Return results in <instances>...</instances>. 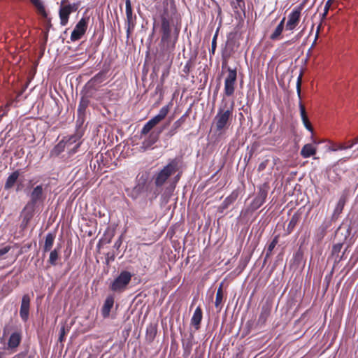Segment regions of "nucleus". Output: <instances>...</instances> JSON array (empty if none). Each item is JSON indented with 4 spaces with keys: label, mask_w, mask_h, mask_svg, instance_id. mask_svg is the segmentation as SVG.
I'll return each mask as SVG.
<instances>
[{
    "label": "nucleus",
    "mask_w": 358,
    "mask_h": 358,
    "mask_svg": "<svg viewBox=\"0 0 358 358\" xmlns=\"http://www.w3.org/2000/svg\"><path fill=\"white\" fill-rule=\"evenodd\" d=\"M160 18V33L161 40L159 47L162 52H172L176 48L178 41L179 30L176 28L172 34V27L173 26V20L169 13L167 7L163 9L162 13L159 15Z\"/></svg>",
    "instance_id": "obj_1"
},
{
    "label": "nucleus",
    "mask_w": 358,
    "mask_h": 358,
    "mask_svg": "<svg viewBox=\"0 0 358 358\" xmlns=\"http://www.w3.org/2000/svg\"><path fill=\"white\" fill-rule=\"evenodd\" d=\"M178 169V160L177 159H171L162 169L157 172L153 176V180L155 187L152 192V199H156L162 192V186L166 182L168 179L173 175Z\"/></svg>",
    "instance_id": "obj_2"
},
{
    "label": "nucleus",
    "mask_w": 358,
    "mask_h": 358,
    "mask_svg": "<svg viewBox=\"0 0 358 358\" xmlns=\"http://www.w3.org/2000/svg\"><path fill=\"white\" fill-rule=\"evenodd\" d=\"M46 199L42 185L35 187L30 193V199L23 209L24 221L27 223L33 217L37 206L42 205Z\"/></svg>",
    "instance_id": "obj_3"
},
{
    "label": "nucleus",
    "mask_w": 358,
    "mask_h": 358,
    "mask_svg": "<svg viewBox=\"0 0 358 358\" xmlns=\"http://www.w3.org/2000/svg\"><path fill=\"white\" fill-rule=\"evenodd\" d=\"M234 106V103L232 102L229 107L227 106V103L219 107L213 122L216 131L222 133L229 128L232 120Z\"/></svg>",
    "instance_id": "obj_4"
},
{
    "label": "nucleus",
    "mask_w": 358,
    "mask_h": 358,
    "mask_svg": "<svg viewBox=\"0 0 358 358\" xmlns=\"http://www.w3.org/2000/svg\"><path fill=\"white\" fill-rule=\"evenodd\" d=\"M153 189L154 188L151 187L150 183L148 182V175L145 173L137 176L136 184L128 195L133 199H136L139 197L142 193L146 192L147 196H148L150 195V199H152V192Z\"/></svg>",
    "instance_id": "obj_5"
},
{
    "label": "nucleus",
    "mask_w": 358,
    "mask_h": 358,
    "mask_svg": "<svg viewBox=\"0 0 358 358\" xmlns=\"http://www.w3.org/2000/svg\"><path fill=\"white\" fill-rule=\"evenodd\" d=\"M172 106V103L170 102L167 105L163 106L159 113L150 119L148 122L145 123L141 131V136H145L151 132V130L162 120H163L166 116L168 115L171 107Z\"/></svg>",
    "instance_id": "obj_6"
},
{
    "label": "nucleus",
    "mask_w": 358,
    "mask_h": 358,
    "mask_svg": "<svg viewBox=\"0 0 358 358\" xmlns=\"http://www.w3.org/2000/svg\"><path fill=\"white\" fill-rule=\"evenodd\" d=\"M132 274L127 271H122L110 285V289L114 292H123L131 280Z\"/></svg>",
    "instance_id": "obj_7"
},
{
    "label": "nucleus",
    "mask_w": 358,
    "mask_h": 358,
    "mask_svg": "<svg viewBox=\"0 0 358 358\" xmlns=\"http://www.w3.org/2000/svg\"><path fill=\"white\" fill-rule=\"evenodd\" d=\"M79 6V2L70 3L67 0L62 1L59 10L60 24L62 26H66L68 24L70 15L76 12L78 9Z\"/></svg>",
    "instance_id": "obj_8"
},
{
    "label": "nucleus",
    "mask_w": 358,
    "mask_h": 358,
    "mask_svg": "<svg viewBox=\"0 0 358 358\" xmlns=\"http://www.w3.org/2000/svg\"><path fill=\"white\" fill-rule=\"evenodd\" d=\"M237 80V69L227 67V75L224 79V93L227 96L234 94Z\"/></svg>",
    "instance_id": "obj_9"
},
{
    "label": "nucleus",
    "mask_w": 358,
    "mask_h": 358,
    "mask_svg": "<svg viewBox=\"0 0 358 358\" xmlns=\"http://www.w3.org/2000/svg\"><path fill=\"white\" fill-rule=\"evenodd\" d=\"M301 82H302V73H301L299 76V77L297 78V82H296V92H297L298 97L299 99V110H300L301 117V120H302L304 127H306V129L307 130H308L309 131L313 133V127L308 119L305 106L301 100Z\"/></svg>",
    "instance_id": "obj_10"
},
{
    "label": "nucleus",
    "mask_w": 358,
    "mask_h": 358,
    "mask_svg": "<svg viewBox=\"0 0 358 358\" xmlns=\"http://www.w3.org/2000/svg\"><path fill=\"white\" fill-rule=\"evenodd\" d=\"M303 6L300 5L294 7L287 16V21L285 24V29L293 31L299 25L301 17Z\"/></svg>",
    "instance_id": "obj_11"
},
{
    "label": "nucleus",
    "mask_w": 358,
    "mask_h": 358,
    "mask_svg": "<svg viewBox=\"0 0 358 358\" xmlns=\"http://www.w3.org/2000/svg\"><path fill=\"white\" fill-rule=\"evenodd\" d=\"M89 20V17H83L78 21L71 32L70 37L71 41H78L85 35L87 29Z\"/></svg>",
    "instance_id": "obj_12"
},
{
    "label": "nucleus",
    "mask_w": 358,
    "mask_h": 358,
    "mask_svg": "<svg viewBox=\"0 0 358 358\" xmlns=\"http://www.w3.org/2000/svg\"><path fill=\"white\" fill-rule=\"evenodd\" d=\"M125 13L127 17V36L129 38L131 31L134 29L136 21V16L133 14L131 0H125Z\"/></svg>",
    "instance_id": "obj_13"
},
{
    "label": "nucleus",
    "mask_w": 358,
    "mask_h": 358,
    "mask_svg": "<svg viewBox=\"0 0 358 358\" xmlns=\"http://www.w3.org/2000/svg\"><path fill=\"white\" fill-rule=\"evenodd\" d=\"M268 187L266 184L259 188L258 192L250 206L252 210H256L264 203L268 195Z\"/></svg>",
    "instance_id": "obj_14"
},
{
    "label": "nucleus",
    "mask_w": 358,
    "mask_h": 358,
    "mask_svg": "<svg viewBox=\"0 0 358 358\" xmlns=\"http://www.w3.org/2000/svg\"><path fill=\"white\" fill-rule=\"evenodd\" d=\"M82 134L76 133L73 135L64 136L62 140H66V148L69 150V154H74L78 151L81 143L78 142L81 138Z\"/></svg>",
    "instance_id": "obj_15"
},
{
    "label": "nucleus",
    "mask_w": 358,
    "mask_h": 358,
    "mask_svg": "<svg viewBox=\"0 0 358 358\" xmlns=\"http://www.w3.org/2000/svg\"><path fill=\"white\" fill-rule=\"evenodd\" d=\"M30 297L29 294L23 295L22 298L20 315L24 322H27L29 315Z\"/></svg>",
    "instance_id": "obj_16"
},
{
    "label": "nucleus",
    "mask_w": 358,
    "mask_h": 358,
    "mask_svg": "<svg viewBox=\"0 0 358 358\" xmlns=\"http://www.w3.org/2000/svg\"><path fill=\"white\" fill-rule=\"evenodd\" d=\"M163 129L158 131H152L148 134V137L143 141V147L145 149L151 148L159 140V136L162 132Z\"/></svg>",
    "instance_id": "obj_17"
},
{
    "label": "nucleus",
    "mask_w": 358,
    "mask_h": 358,
    "mask_svg": "<svg viewBox=\"0 0 358 358\" xmlns=\"http://www.w3.org/2000/svg\"><path fill=\"white\" fill-rule=\"evenodd\" d=\"M272 309V305L270 302L266 301L261 308V313L259 316L257 324L264 325L268 317L270 316Z\"/></svg>",
    "instance_id": "obj_18"
},
{
    "label": "nucleus",
    "mask_w": 358,
    "mask_h": 358,
    "mask_svg": "<svg viewBox=\"0 0 358 358\" xmlns=\"http://www.w3.org/2000/svg\"><path fill=\"white\" fill-rule=\"evenodd\" d=\"M193 340L194 335L192 333L189 335L188 338L182 340V356L184 358H187L190 355L193 346Z\"/></svg>",
    "instance_id": "obj_19"
},
{
    "label": "nucleus",
    "mask_w": 358,
    "mask_h": 358,
    "mask_svg": "<svg viewBox=\"0 0 358 358\" xmlns=\"http://www.w3.org/2000/svg\"><path fill=\"white\" fill-rule=\"evenodd\" d=\"M302 213L299 210H297L295 212L293 215L292 216L287 229H286V235L290 234L296 227V226L299 223L301 218Z\"/></svg>",
    "instance_id": "obj_20"
},
{
    "label": "nucleus",
    "mask_w": 358,
    "mask_h": 358,
    "mask_svg": "<svg viewBox=\"0 0 358 358\" xmlns=\"http://www.w3.org/2000/svg\"><path fill=\"white\" fill-rule=\"evenodd\" d=\"M106 79V73L104 71H100L92 78L87 83L90 87L96 88Z\"/></svg>",
    "instance_id": "obj_21"
},
{
    "label": "nucleus",
    "mask_w": 358,
    "mask_h": 358,
    "mask_svg": "<svg viewBox=\"0 0 358 358\" xmlns=\"http://www.w3.org/2000/svg\"><path fill=\"white\" fill-rule=\"evenodd\" d=\"M203 318V311L200 306H198L192 317L191 324L194 327L196 330L200 329V324Z\"/></svg>",
    "instance_id": "obj_22"
},
{
    "label": "nucleus",
    "mask_w": 358,
    "mask_h": 358,
    "mask_svg": "<svg viewBox=\"0 0 358 358\" xmlns=\"http://www.w3.org/2000/svg\"><path fill=\"white\" fill-rule=\"evenodd\" d=\"M187 115L188 114L186 113L182 115L178 120H176L173 123L171 129L166 134V136L169 137L173 136L177 133L178 129L185 123Z\"/></svg>",
    "instance_id": "obj_23"
},
{
    "label": "nucleus",
    "mask_w": 358,
    "mask_h": 358,
    "mask_svg": "<svg viewBox=\"0 0 358 358\" xmlns=\"http://www.w3.org/2000/svg\"><path fill=\"white\" fill-rule=\"evenodd\" d=\"M114 305V298L113 296H108L106 299L103 306L101 308V314L102 316L106 318L108 317L110 315V312L111 308Z\"/></svg>",
    "instance_id": "obj_24"
},
{
    "label": "nucleus",
    "mask_w": 358,
    "mask_h": 358,
    "mask_svg": "<svg viewBox=\"0 0 358 358\" xmlns=\"http://www.w3.org/2000/svg\"><path fill=\"white\" fill-rule=\"evenodd\" d=\"M285 17H284L280 23L278 24L275 30L270 36V39L272 41H276L281 38V35L285 27Z\"/></svg>",
    "instance_id": "obj_25"
},
{
    "label": "nucleus",
    "mask_w": 358,
    "mask_h": 358,
    "mask_svg": "<svg viewBox=\"0 0 358 358\" xmlns=\"http://www.w3.org/2000/svg\"><path fill=\"white\" fill-rule=\"evenodd\" d=\"M19 176L20 172L18 170L13 171L6 179L4 185V189L6 190L11 189L17 182Z\"/></svg>",
    "instance_id": "obj_26"
},
{
    "label": "nucleus",
    "mask_w": 358,
    "mask_h": 358,
    "mask_svg": "<svg viewBox=\"0 0 358 358\" xmlns=\"http://www.w3.org/2000/svg\"><path fill=\"white\" fill-rule=\"evenodd\" d=\"M316 148L310 143L306 144L301 150V155L303 158H308L316 154Z\"/></svg>",
    "instance_id": "obj_27"
},
{
    "label": "nucleus",
    "mask_w": 358,
    "mask_h": 358,
    "mask_svg": "<svg viewBox=\"0 0 358 358\" xmlns=\"http://www.w3.org/2000/svg\"><path fill=\"white\" fill-rule=\"evenodd\" d=\"M345 203H346V196H344V195H342L336 206V208L334 210V213H333V218H337L340 214L343 212V210L344 208V206L345 205Z\"/></svg>",
    "instance_id": "obj_28"
},
{
    "label": "nucleus",
    "mask_w": 358,
    "mask_h": 358,
    "mask_svg": "<svg viewBox=\"0 0 358 358\" xmlns=\"http://www.w3.org/2000/svg\"><path fill=\"white\" fill-rule=\"evenodd\" d=\"M66 140H61L50 151L51 157H57L63 152L66 148Z\"/></svg>",
    "instance_id": "obj_29"
},
{
    "label": "nucleus",
    "mask_w": 358,
    "mask_h": 358,
    "mask_svg": "<svg viewBox=\"0 0 358 358\" xmlns=\"http://www.w3.org/2000/svg\"><path fill=\"white\" fill-rule=\"evenodd\" d=\"M55 234L48 233L46 234L45 238L44 245L43 248L44 252L51 250L53 243H54V241H55Z\"/></svg>",
    "instance_id": "obj_30"
},
{
    "label": "nucleus",
    "mask_w": 358,
    "mask_h": 358,
    "mask_svg": "<svg viewBox=\"0 0 358 358\" xmlns=\"http://www.w3.org/2000/svg\"><path fill=\"white\" fill-rule=\"evenodd\" d=\"M21 342V334L18 332L13 333L8 339V347L10 348H17Z\"/></svg>",
    "instance_id": "obj_31"
},
{
    "label": "nucleus",
    "mask_w": 358,
    "mask_h": 358,
    "mask_svg": "<svg viewBox=\"0 0 358 358\" xmlns=\"http://www.w3.org/2000/svg\"><path fill=\"white\" fill-rule=\"evenodd\" d=\"M32 4L35 7L36 12L38 15H40L42 17L45 19L48 17V15L42 0L36 1Z\"/></svg>",
    "instance_id": "obj_32"
},
{
    "label": "nucleus",
    "mask_w": 358,
    "mask_h": 358,
    "mask_svg": "<svg viewBox=\"0 0 358 358\" xmlns=\"http://www.w3.org/2000/svg\"><path fill=\"white\" fill-rule=\"evenodd\" d=\"M90 104V100L87 96H83L78 107V115L79 117L85 115V110Z\"/></svg>",
    "instance_id": "obj_33"
},
{
    "label": "nucleus",
    "mask_w": 358,
    "mask_h": 358,
    "mask_svg": "<svg viewBox=\"0 0 358 358\" xmlns=\"http://www.w3.org/2000/svg\"><path fill=\"white\" fill-rule=\"evenodd\" d=\"M238 198V193L233 192L228 196L221 204L222 209H227L231 203H233Z\"/></svg>",
    "instance_id": "obj_34"
},
{
    "label": "nucleus",
    "mask_w": 358,
    "mask_h": 358,
    "mask_svg": "<svg viewBox=\"0 0 358 358\" xmlns=\"http://www.w3.org/2000/svg\"><path fill=\"white\" fill-rule=\"evenodd\" d=\"M279 238H280V235L275 236L274 238H273L272 241L268 244L267 249H266V255H265V259H268L271 256L273 249L275 248L276 245L278 243Z\"/></svg>",
    "instance_id": "obj_35"
},
{
    "label": "nucleus",
    "mask_w": 358,
    "mask_h": 358,
    "mask_svg": "<svg viewBox=\"0 0 358 358\" xmlns=\"http://www.w3.org/2000/svg\"><path fill=\"white\" fill-rule=\"evenodd\" d=\"M343 245V243H339L334 244L332 247L331 255L336 257V261H337V262H340L343 259V255L339 257V253L341 251Z\"/></svg>",
    "instance_id": "obj_36"
},
{
    "label": "nucleus",
    "mask_w": 358,
    "mask_h": 358,
    "mask_svg": "<svg viewBox=\"0 0 358 358\" xmlns=\"http://www.w3.org/2000/svg\"><path fill=\"white\" fill-rule=\"evenodd\" d=\"M59 247H57L53 250H52L50 253V257L48 259V262L52 266L57 265V261L59 259Z\"/></svg>",
    "instance_id": "obj_37"
},
{
    "label": "nucleus",
    "mask_w": 358,
    "mask_h": 358,
    "mask_svg": "<svg viewBox=\"0 0 358 358\" xmlns=\"http://www.w3.org/2000/svg\"><path fill=\"white\" fill-rule=\"evenodd\" d=\"M223 300V289H222V284H221L217 289L215 301V306L216 308H220L222 303Z\"/></svg>",
    "instance_id": "obj_38"
},
{
    "label": "nucleus",
    "mask_w": 358,
    "mask_h": 358,
    "mask_svg": "<svg viewBox=\"0 0 358 358\" xmlns=\"http://www.w3.org/2000/svg\"><path fill=\"white\" fill-rule=\"evenodd\" d=\"M330 226V222H323L320 226V227L318 228V233H317V236L319 237L320 239H322L324 238V236H325L326 234V232H327V229H328V227Z\"/></svg>",
    "instance_id": "obj_39"
},
{
    "label": "nucleus",
    "mask_w": 358,
    "mask_h": 358,
    "mask_svg": "<svg viewBox=\"0 0 358 358\" xmlns=\"http://www.w3.org/2000/svg\"><path fill=\"white\" fill-rule=\"evenodd\" d=\"M218 31H219V29H217V31H215V33L213 36V40H212L211 49L209 51L210 59H211L212 56L215 55V50L217 48V36H218Z\"/></svg>",
    "instance_id": "obj_40"
},
{
    "label": "nucleus",
    "mask_w": 358,
    "mask_h": 358,
    "mask_svg": "<svg viewBox=\"0 0 358 358\" xmlns=\"http://www.w3.org/2000/svg\"><path fill=\"white\" fill-rule=\"evenodd\" d=\"M329 180L333 182H337L341 180V178L338 175V173H336V170H333L331 173H329Z\"/></svg>",
    "instance_id": "obj_41"
},
{
    "label": "nucleus",
    "mask_w": 358,
    "mask_h": 358,
    "mask_svg": "<svg viewBox=\"0 0 358 358\" xmlns=\"http://www.w3.org/2000/svg\"><path fill=\"white\" fill-rule=\"evenodd\" d=\"M115 259V254L113 252H108L106 254V264L109 265L112 262H114Z\"/></svg>",
    "instance_id": "obj_42"
},
{
    "label": "nucleus",
    "mask_w": 358,
    "mask_h": 358,
    "mask_svg": "<svg viewBox=\"0 0 358 358\" xmlns=\"http://www.w3.org/2000/svg\"><path fill=\"white\" fill-rule=\"evenodd\" d=\"M157 334V329L153 327H150L147 329V336L149 337L150 341H152L154 338L155 337Z\"/></svg>",
    "instance_id": "obj_43"
},
{
    "label": "nucleus",
    "mask_w": 358,
    "mask_h": 358,
    "mask_svg": "<svg viewBox=\"0 0 358 358\" xmlns=\"http://www.w3.org/2000/svg\"><path fill=\"white\" fill-rule=\"evenodd\" d=\"M169 69L163 71L162 75L161 76V85L157 86L156 91L162 90V85L164 83L165 78L169 76Z\"/></svg>",
    "instance_id": "obj_44"
},
{
    "label": "nucleus",
    "mask_w": 358,
    "mask_h": 358,
    "mask_svg": "<svg viewBox=\"0 0 358 358\" xmlns=\"http://www.w3.org/2000/svg\"><path fill=\"white\" fill-rule=\"evenodd\" d=\"M268 159H265L264 161L262 162L258 166L257 171L259 172L264 171L266 166H268Z\"/></svg>",
    "instance_id": "obj_45"
},
{
    "label": "nucleus",
    "mask_w": 358,
    "mask_h": 358,
    "mask_svg": "<svg viewBox=\"0 0 358 358\" xmlns=\"http://www.w3.org/2000/svg\"><path fill=\"white\" fill-rule=\"evenodd\" d=\"M355 145L353 144L352 142H351V141H349L347 144H344V143H340L339 144V148L341 150H346V149H349V148H351L354 146Z\"/></svg>",
    "instance_id": "obj_46"
},
{
    "label": "nucleus",
    "mask_w": 358,
    "mask_h": 358,
    "mask_svg": "<svg viewBox=\"0 0 358 358\" xmlns=\"http://www.w3.org/2000/svg\"><path fill=\"white\" fill-rule=\"evenodd\" d=\"M65 335H66V329H65V327L63 326L60 329V331H59V342L62 343V342H63L64 341Z\"/></svg>",
    "instance_id": "obj_47"
},
{
    "label": "nucleus",
    "mask_w": 358,
    "mask_h": 358,
    "mask_svg": "<svg viewBox=\"0 0 358 358\" xmlns=\"http://www.w3.org/2000/svg\"><path fill=\"white\" fill-rule=\"evenodd\" d=\"M122 243V236H120L118 239L115 242L113 247L118 250Z\"/></svg>",
    "instance_id": "obj_48"
},
{
    "label": "nucleus",
    "mask_w": 358,
    "mask_h": 358,
    "mask_svg": "<svg viewBox=\"0 0 358 358\" xmlns=\"http://www.w3.org/2000/svg\"><path fill=\"white\" fill-rule=\"evenodd\" d=\"M10 248H11L10 246H6V247L0 249V257L8 253L10 251Z\"/></svg>",
    "instance_id": "obj_49"
},
{
    "label": "nucleus",
    "mask_w": 358,
    "mask_h": 358,
    "mask_svg": "<svg viewBox=\"0 0 358 358\" xmlns=\"http://www.w3.org/2000/svg\"><path fill=\"white\" fill-rule=\"evenodd\" d=\"M331 1L332 0H328L326 2L325 6H324V14H323L324 16H325L327 14L328 11H329V7L331 6Z\"/></svg>",
    "instance_id": "obj_50"
},
{
    "label": "nucleus",
    "mask_w": 358,
    "mask_h": 358,
    "mask_svg": "<svg viewBox=\"0 0 358 358\" xmlns=\"http://www.w3.org/2000/svg\"><path fill=\"white\" fill-rule=\"evenodd\" d=\"M303 257V252L302 251H301L300 250H299L295 254H294V258L296 259V260H300Z\"/></svg>",
    "instance_id": "obj_51"
},
{
    "label": "nucleus",
    "mask_w": 358,
    "mask_h": 358,
    "mask_svg": "<svg viewBox=\"0 0 358 358\" xmlns=\"http://www.w3.org/2000/svg\"><path fill=\"white\" fill-rule=\"evenodd\" d=\"M191 67L190 62H187V64L184 66L183 71L186 73H188L189 72Z\"/></svg>",
    "instance_id": "obj_52"
},
{
    "label": "nucleus",
    "mask_w": 358,
    "mask_h": 358,
    "mask_svg": "<svg viewBox=\"0 0 358 358\" xmlns=\"http://www.w3.org/2000/svg\"><path fill=\"white\" fill-rule=\"evenodd\" d=\"M331 150L332 151H337V150H341V149L339 148V144H338V145H333V146L331 147Z\"/></svg>",
    "instance_id": "obj_53"
},
{
    "label": "nucleus",
    "mask_w": 358,
    "mask_h": 358,
    "mask_svg": "<svg viewBox=\"0 0 358 358\" xmlns=\"http://www.w3.org/2000/svg\"><path fill=\"white\" fill-rule=\"evenodd\" d=\"M351 142H352L354 145L357 144L358 143V138L356 137L353 140H351Z\"/></svg>",
    "instance_id": "obj_54"
},
{
    "label": "nucleus",
    "mask_w": 358,
    "mask_h": 358,
    "mask_svg": "<svg viewBox=\"0 0 358 358\" xmlns=\"http://www.w3.org/2000/svg\"><path fill=\"white\" fill-rule=\"evenodd\" d=\"M317 38V34L316 35L315 39V41H314V42H313V43L312 45L313 46L315 44Z\"/></svg>",
    "instance_id": "obj_55"
},
{
    "label": "nucleus",
    "mask_w": 358,
    "mask_h": 358,
    "mask_svg": "<svg viewBox=\"0 0 358 358\" xmlns=\"http://www.w3.org/2000/svg\"><path fill=\"white\" fill-rule=\"evenodd\" d=\"M292 42V41H287L285 43V44H291Z\"/></svg>",
    "instance_id": "obj_56"
},
{
    "label": "nucleus",
    "mask_w": 358,
    "mask_h": 358,
    "mask_svg": "<svg viewBox=\"0 0 358 358\" xmlns=\"http://www.w3.org/2000/svg\"><path fill=\"white\" fill-rule=\"evenodd\" d=\"M3 353L0 352V358H3Z\"/></svg>",
    "instance_id": "obj_57"
},
{
    "label": "nucleus",
    "mask_w": 358,
    "mask_h": 358,
    "mask_svg": "<svg viewBox=\"0 0 358 358\" xmlns=\"http://www.w3.org/2000/svg\"><path fill=\"white\" fill-rule=\"evenodd\" d=\"M329 280H330V278L328 279L327 285V288L329 287Z\"/></svg>",
    "instance_id": "obj_58"
},
{
    "label": "nucleus",
    "mask_w": 358,
    "mask_h": 358,
    "mask_svg": "<svg viewBox=\"0 0 358 358\" xmlns=\"http://www.w3.org/2000/svg\"><path fill=\"white\" fill-rule=\"evenodd\" d=\"M237 1V3L239 4L241 2L243 1V0H236Z\"/></svg>",
    "instance_id": "obj_59"
},
{
    "label": "nucleus",
    "mask_w": 358,
    "mask_h": 358,
    "mask_svg": "<svg viewBox=\"0 0 358 358\" xmlns=\"http://www.w3.org/2000/svg\"><path fill=\"white\" fill-rule=\"evenodd\" d=\"M87 358H94V357H93L91 355H90Z\"/></svg>",
    "instance_id": "obj_60"
},
{
    "label": "nucleus",
    "mask_w": 358,
    "mask_h": 358,
    "mask_svg": "<svg viewBox=\"0 0 358 358\" xmlns=\"http://www.w3.org/2000/svg\"><path fill=\"white\" fill-rule=\"evenodd\" d=\"M27 358H32L31 355L28 356Z\"/></svg>",
    "instance_id": "obj_61"
},
{
    "label": "nucleus",
    "mask_w": 358,
    "mask_h": 358,
    "mask_svg": "<svg viewBox=\"0 0 358 358\" xmlns=\"http://www.w3.org/2000/svg\"><path fill=\"white\" fill-rule=\"evenodd\" d=\"M357 138H358V136H357Z\"/></svg>",
    "instance_id": "obj_62"
}]
</instances>
